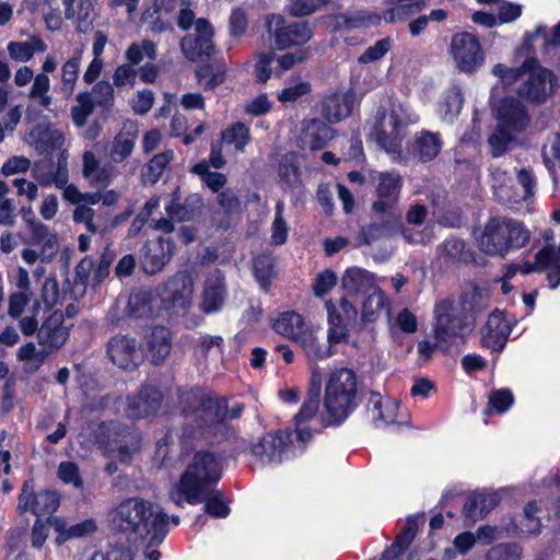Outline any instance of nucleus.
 <instances>
[{
	"mask_svg": "<svg viewBox=\"0 0 560 560\" xmlns=\"http://www.w3.org/2000/svg\"><path fill=\"white\" fill-rule=\"evenodd\" d=\"M311 55L312 49L310 47H302L279 56L277 58L278 68L275 70V74L280 77L284 71L292 69L296 63L307 60Z\"/></svg>",
	"mask_w": 560,
	"mask_h": 560,
	"instance_id": "nucleus-55",
	"label": "nucleus"
},
{
	"mask_svg": "<svg viewBox=\"0 0 560 560\" xmlns=\"http://www.w3.org/2000/svg\"><path fill=\"white\" fill-rule=\"evenodd\" d=\"M359 376L349 368L334 369L326 381L323 405L326 411V419L323 425L338 427L358 408L359 399Z\"/></svg>",
	"mask_w": 560,
	"mask_h": 560,
	"instance_id": "nucleus-3",
	"label": "nucleus"
},
{
	"mask_svg": "<svg viewBox=\"0 0 560 560\" xmlns=\"http://www.w3.org/2000/svg\"><path fill=\"white\" fill-rule=\"evenodd\" d=\"M174 153L172 150H166L154 154L149 162L141 170V178L144 185H155L166 166L173 160Z\"/></svg>",
	"mask_w": 560,
	"mask_h": 560,
	"instance_id": "nucleus-41",
	"label": "nucleus"
},
{
	"mask_svg": "<svg viewBox=\"0 0 560 560\" xmlns=\"http://www.w3.org/2000/svg\"><path fill=\"white\" fill-rule=\"evenodd\" d=\"M128 433L125 427L118 425L113 431H109L107 447L118 453V457L121 462L131 460V452L128 443L125 440L118 439L119 436H125Z\"/></svg>",
	"mask_w": 560,
	"mask_h": 560,
	"instance_id": "nucleus-56",
	"label": "nucleus"
},
{
	"mask_svg": "<svg viewBox=\"0 0 560 560\" xmlns=\"http://www.w3.org/2000/svg\"><path fill=\"white\" fill-rule=\"evenodd\" d=\"M539 511L536 500L528 501L524 506L523 520H521L522 530L532 536H538L541 533V520L537 515Z\"/></svg>",
	"mask_w": 560,
	"mask_h": 560,
	"instance_id": "nucleus-53",
	"label": "nucleus"
},
{
	"mask_svg": "<svg viewBox=\"0 0 560 560\" xmlns=\"http://www.w3.org/2000/svg\"><path fill=\"white\" fill-rule=\"evenodd\" d=\"M529 240L530 232L522 221L495 215L487 220L479 246L487 255L504 258L509 253L525 247Z\"/></svg>",
	"mask_w": 560,
	"mask_h": 560,
	"instance_id": "nucleus-5",
	"label": "nucleus"
},
{
	"mask_svg": "<svg viewBox=\"0 0 560 560\" xmlns=\"http://www.w3.org/2000/svg\"><path fill=\"white\" fill-rule=\"evenodd\" d=\"M334 129L325 121L313 118L305 122L302 130V141L311 151L326 148L334 138Z\"/></svg>",
	"mask_w": 560,
	"mask_h": 560,
	"instance_id": "nucleus-30",
	"label": "nucleus"
},
{
	"mask_svg": "<svg viewBox=\"0 0 560 560\" xmlns=\"http://www.w3.org/2000/svg\"><path fill=\"white\" fill-rule=\"evenodd\" d=\"M83 49L77 48L73 55L61 67V91L66 96L74 92L82 61Z\"/></svg>",
	"mask_w": 560,
	"mask_h": 560,
	"instance_id": "nucleus-42",
	"label": "nucleus"
},
{
	"mask_svg": "<svg viewBox=\"0 0 560 560\" xmlns=\"http://www.w3.org/2000/svg\"><path fill=\"white\" fill-rule=\"evenodd\" d=\"M342 288L348 295L353 296L359 293L368 294L378 291L372 273L359 267L348 268L341 279Z\"/></svg>",
	"mask_w": 560,
	"mask_h": 560,
	"instance_id": "nucleus-28",
	"label": "nucleus"
},
{
	"mask_svg": "<svg viewBox=\"0 0 560 560\" xmlns=\"http://www.w3.org/2000/svg\"><path fill=\"white\" fill-rule=\"evenodd\" d=\"M109 360L121 370L133 371L141 362V353L137 340L124 335H115L107 342Z\"/></svg>",
	"mask_w": 560,
	"mask_h": 560,
	"instance_id": "nucleus-15",
	"label": "nucleus"
},
{
	"mask_svg": "<svg viewBox=\"0 0 560 560\" xmlns=\"http://www.w3.org/2000/svg\"><path fill=\"white\" fill-rule=\"evenodd\" d=\"M217 201H218V205L220 206V208L223 210L224 217L226 218L225 221H220L218 223V228L226 230L231 225L230 218L233 214L240 212V209H241L240 197L236 195V192L233 189L226 188L218 194Z\"/></svg>",
	"mask_w": 560,
	"mask_h": 560,
	"instance_id": "nucleus-50",
	"label": "nucleus"
},
{
	"mask_svg": "<svg viewBox=\"0 0 560 560\" xmlns=\"http://www.w3.org/2000/svg\"><path fill=\"white\" fill-rule=\"evenodd\" d=\"M499 124L516 132H523L530 122L526 106L517 98L509 96L501 100L497 109Z\"/></svg>",
	"mask_w": 560,
	"mask_h": 560,
	"instance_id": "nucleus-22",
	"label": "nucleus"
},
{
	"mask_svg": "<svg viewBox=\"0 0 560 560\" xmlns=\"http://www.w3.org/2000/svg\"><path fill=\"white\" fill-rule=\"evenodd\" d=\"M443 148V140L440 132L422 129L417 132L413 140L408 143L407 151L410 156L419 162L428 163L433 161Z\"/></svg>",
	"mask_w": 560,
	"mask_h": 560,
	"instance_id": "nucleus-24",
	"label": "nucleus"
},
{
	"mask_svg": "<svg viewBox=\"0 0 560 560\" xmlns=\"http://www.w3.org/2000/svg\"><path fill=\"white\" fill-rule=\"evenodd\" d=\"M366 298L362 303L361 322L372 324L380 317V311L384 307L385 300L381 289L365 294Z\"/></svg>",
	"mask_w": 560,
	"mask_h": 560,
	"instance_id": "nucleus-52",
	"label": "nucleus"
},
{
	"mask_svg": "<svg viewBox=\"0 0 560 560\" xmlns=\"http://www.w3.org/2000/svg\"><path fill=\"white\" fill-rule=\"evenodd\" d=\"M425 523V513L419 512L406 517V522L394 541L382 552L381 560H398L413 542L419 527Z\"/></svg>",
	"mask_w": 560,
	"mask_h": 560,
	"instance_id": "nucleus-16",
	"label": "nucleus"
},
{
	"mask_svg": "<svg viewBox=\"0 0 560 560\" xmlns=\"http://www.w3.org/2000/svg\"><path fill=\"white\" fill-rule=\"evenodd\" d=\"M354 96L351 93H332L322 102V114L330 122H338L352 114Z\"/></svg>",
	"mask_w": 560,
	"mask_h": 560,
	"instance_id": "nucleus-29",
	"label": "nucleus"
},
{
	"mask_svg": "<svg viewBox=\"0 0 560 560\" xmlns=\"http://www.w3.org/2000/svg\"><path fill=\"white\" fill-rule=\"evenodd\" d=\"M139 137V125L135 120H126L114 137L109 156L115 163H122L133 152Z\"/></svg>",
	"mask_w": 560,
	"mask_h": 560,
	"instance_id": "nucleus-25",
	"label": "nucleus"
},
{
	"mask_svg": "<svg viewBox=\"0 0 560 560\" xmlns=\"http://www.w3.org/2000/svg\"><path fill=\"white\" fill-rule=\"evenodd\" d=\"M404 185L399 172H382L375 189L377 199L373 201L371 209L374 214L396 213V205Z\"/></svg>",
	"mask_w": 560,
	"mask_h": 560,
	"instance_id": "nucleus-14",
	"label": "nucleus"
},
{
	"mask_svg": "<svg viewBox=\"0 0 560 560\" xmlns=\"http://www.w3.org/2000/svg\"><path fill=\"white\" fill-rule=\"evenodd\" d=\"M194 281L187 271H177L158 289L161 305L166 311L187 310L191 304Z\"/></svg>",
	"mask_w": 560,
	"mask_h": 560,
	"instance_id": "nucleus-9",
	"label": "nucleus"
},
{
	"mask_svg": "<svg viewBox=\"0 0 560 560\" xmlns=\"http://www.w3.org/2000/svg\"><path fill=\"white\" fill-rule=\"evenodd\" d=\"M47 45L43 38L37 35H31L28 42H10L8 44L9 56L16 61L26 62L33 58L35 52H44Z\"/></svg>",
	"mask_w": 560,
	"mask_h": 560,
	"instance_id": "nucleus-39",
	"label": "nucleus"
},
{
	"mask_svg": "<svg viewBox=\"0 0 560 560\" xmlns=\"http://www.w3.org/2000/svg\"><path fill=\"white\" fill-rule=\"evenodd\" d=\"M488 306V296L479 285H474L459 298V308H455L454 301L443 299L434 306V338L441 340L444 349L451 337L465 339L474 329L477 315Z\"/></svg>",
	"mask_w": 560,
	"mask_h": 560,
	"instance_id": "nucleus-2",
	"label": "nucleus"
},
{
	"mask_svg": "<svg viewBox=\"0 0 560 560\" xmlns=\"http://www.w3.org/2000/svg\"><path fill=\"white\" fill-rule=\"evenodd\" d=\"M253 273L261 290L269 292L277 276L272 258L268 255L257 256L253 262Z\"/></svg>",
	"mask_w": 560,
	"mask_h": 560,
	"instance_id": "nucleus-45",
	"label": "nucleus"
},
{
	"mask_svg": "<svg viewBox=\"0 0 560 560\" xmlns=\"http://www.w3.org/2000/svg\"><path fill=\"white\" fill-rule=\"evenodd\" d=\"M266 28L273 37L275 48L278 50L293 46L302 48L314 35V30L307 21L289 23L280 14H271L267 19Z\"/></svg>",
	"mask_w": 560,
	"mask_h": 560,
	"instance_id": "nucleus-8",
	"label": "nucleus"
},
{
	"mask_svg": "<svg viewBox=\"0 0 560 560\" xmlns=\"http://www.w3.org/2000/svg\"><path fill=\"white\" fill-rule=\"evenodd\" d=\"M201 503H205L203 511L211 517L225 518L231 513L230 500L221 490L213 488L200 494Z\"/></svg>",
	"mask_w": 560,
	"mask_h": 560,
	"instance_id": "nucleus-40",
	"label": "nucleus"
},
{
	"mask_svg": "<svg viewBox=\"0 0 560 560\" xmlns=\"http://www.w3.org/2000/svg\"><path fill=\"white\" fill-rule=\"evenodd\" d=\"M294 342L299 345L308 360H324L334 354L331 347L326 342H320L316 330L310 325L304 328Z\"/></svg>",
	"mask_w": 560,
	"mask_h": 560,
	"instance_id": "nucleus-32",
	"label": "nucleus"
},
{
	"mask_svg": "<svg viewBox=\"0 0 560 560\" xmlns=\"http://www.w3.org/2000/svg\"><path fill=\"white\" fill-rule=\"evenodd\" d=\"M335 22L339 28L355 30L371 25H378L381 23V16L380 14L365 10L348 11L337 13L335 15Z\"/></svg>",
	"mask_w": 560,
	"mask_h": 560,
	"instance_id": "nucleus-37",
	"label": "nucleus"
},
{
	"mask_svg": "<svg viewBox=\"0 0 560 560\" xmlns=\"http://www.w3.org/2000/svg\"><path fill=\"white\" fill-rule=\"evenodd\" d=\"M237 445L233 455L249 453L262 464H280L292 445V433L287 429H278L265 433L256 443H247L236 439Z\"/></svg>",
	"mask_w": 560,
	"mask_h": 560,
	"instance_id": "nucleus-6",
	"label": "nucleus"
},
{
	"mask_svg": "<svg viewBox=\"0 0 560 560\" xmlns=\"http://www.w3.org/2000/svg\"><path fill=\"white\" fill-rule=\"evenodd\" d=\"M69 337L68 329L63 326V313L60 310L54 311L45 318L38 329V343L49 352L59 350Z\"/></svg>",
	"mask_w": 560,
	"mask_h": 560,
	"instance_id": "nucleus-21",
	"label": "nucleus"
},
{
	"mask_svg": "<svg viewBox=\"0 0 560 560\" xmlns=\"http://www.w3.org/2000/svg\"><path fill=\"white\" fill-rule=\"evenodd\" d=\"M203 208L202 197L195 192L189 194L182 201L180 188L177 186L171 194L168 202L165 205L167 215L177 222H187L197 218Z\"/></svg>",
	"mask_w": 560,
	"mask_h": 560,
	"instance_id": "nucleus-19",
	"label": "nucleus"
},
{
	"mask_svg": "<svg viewBox=\"0 0 560 560\" xmlns=\"http://www.w3.org/2000/svg\"><path fill=\"white\" fill-rule=\"evenodd\" d=\"M55 528L58 533L55 541L56 545L60 546L65 544L70 538H80L84 537L88 534H91L96 530L95 521L92 518L84 520L80 523L71 525L70 527H66V525L58 520L55 522Z\"/></svg>",
	"mask_w": 560,
	"mask_h": 560,
	"instance_id": "nucleus-43",
	"label": "nucleus"
},
{
	"mask_svg": "<svg viewBox=\"0 0 560 560\" xmlns=\"http://www.w3.org/2000/svg\"><path fill=\"white\" fill-rule=\"evenodd\" d=\"M513 132L515 131L498 122L494 132L489 137L493 156H500L508 150L513 141Z\"/></svg>",
	"mask_w": 560,
	"mask_h": 560,
	"instance_id": "nucleus-57",
	"label": "nucleus"
},
{
	"mask_svg": "<svg viewBox=\"0 0 560 560\" xmlns=\"http://www.w3.org/2000/svg\"><path fill=\"white\" fill-rule=\"evenodd\" d=\"M153 292L151 290L139 289L133 291L128 299L125 315L130 318H148L153 314Z\"/></svg>",
	"mask_w": 560,
	"mask_h": 560,
	"instance_id": "nucleus-35",
	"label": "nucleus"
},
{
	"mask_svg": "<svg viewBox=\"0 0 560 560\" xmlns=\"http://www.w3.org/2000/svg\"><path fill=\"white\" fill-rule=\"evenodd\" d=\"M283 205L278 202L276 205V214L271 225V243L273 245H282L288 240V224L283 218Z\"/></svg>",
	"mask_w": 560,
	"mask_h": 560,
	"instance_id": "nucleus-60",
	"label": "nucleus"
},
{
	"mask_svg": "<svg viewBox=\"0 0 560 560\" xmlns=\"http://www.w3.org/2000/svg\"><path fill=\"white\" fill-rule=\"evenodd\" d=\"M223 476L221 458L213 452H195L176 483V493L188 504L201 503L200 494L217 487Z\"/></svg>",
	"mask_w": 560,
	"mask_h": 560,
	"instance_id": "nucleus-4",
	"label": "nucleus"
},
{
	"mask_svg": "<svg viewBox=\"0 0 560 560\" xmlns=\"http://www.w3.org/2000/svg\"><path fill=\"white\" fill-rule=\"evenodd\" d=\"M514 396L511 389L500 388L493 389L489 394L488 405L483 410L486 417H490L493 411L498 415H503L511 409L514 405Z\"/></svg>",
	"mask_w": 560,
	"mask_h": 560,
	"instance_id": "nucleus-48",
	"label": "nucleus"
},
{
	"mask_svg": "<svg viewBox=\"0 0 560 560\" xmlns=\"http://www.w3.org/2000/svg\"><path fill=\"white\" fill-rule=\"evenodd\" d=\"M229 401L230 397L215 395L210 388H178V409L186 419L182 428L183 436L210 444L228 441L234 434L228 421L240 419L245 409L243 402L237 401L229 407Z\"/></svg>",
	"mask_w": 560,
	"mask_h": 560,
	"instance_id": "nucleus-1",
	"label": "nucleus"
},
{
	"mask_svg": "<svg viewBox=\"0 0 560 560\" xmlns=\"http://www.w3.org/2000/svg\"><path fill=\"white\" fill-rule=\"evenodd\" d=\"M322 401V396L306 392V397L299 412L294 416V425L305 424L311 421L318 412Z\"/></svg>",
	"mask_w": 560,
	"mask_h": 560,
	"instance_id": "nucleus-54",
	"label": "nucleus"
},
{
	"mask_svg": "<svg viewBox=\"0 0 560 560\" xmlns=\"http://www.w3.org/2000/svg\"><path fill=\"white\" fill-rule=\"evenodd\" d=\"M486 560H522V549L516 544H499L487 552Z\"/></svg>",
	"mask_w": 560,
	"mask_h": 560,
	"instance_id": "nucleus-58",
	"label": "nucleus"
},
{
	"mask_svg": "<svg viewBox=\"0 0 560 560\" xmlns=\"http://www.w3.org/2000/svg\"><path fill=\"white\" fill-rule=\"evenodd\" d=\"M536 65V57H527L520 67L510 68L504 63H497L492 68V73L498 77L505 85H512L521 77L526 74V71L533 69Z\"/></svg>",
	"mask_w": 560,
	"mask_h": 560,
	"instance_id": "nucleus-46",
	"label": "nucleus"
},
{
	"mask_svg": "<svg viewBox=\"0 0 560 560\" xmlns=\"http://www.w3.org/2000/svg\"><path fill=\"white\" fill-rule=\"evenodd\" d=\"M226 296V287L224 276L217 271L215 275L208 277L205 281L200 310L206 314L220 311Z\"/></svg>",
	"mask_w": 560,
	"mask_h": 560,
	"instance_id": "nucleus-26",
	"label": "nucleus"
},
{
	"mask_svg": "<svg viewBox=\"0 0 560 560\" xmlns=\"http://www.w3.org/2000/svg\"><path fill=\"white\" fill-rule=\"evenodd\" d=\"M92 91L96 95V104L103 109H109L114 105V88L108 81L96 82Z\"/></svg>",
	"mask_w": 560,
	"mask_h": 560,
	"instance_id": "nucleus-63",
	"label": "nucleus"
},
{
	"mask_svg": "<svg viewBox=\"0 0 560 560\" xmlns=\"http://www.w3.org/2000/svg\"><path fill=\"white\" fill-rule=\"evenodd\" d=\"M75 100L78 104L71 108V118L73 125L80 128L86 125L89 116L95 109L96 102L88 91L78 93Z\"/></svg>",
	"mask_w": 560,
	"mask_h": 560,
	"instance_id": "nucleus-49",
	"label": "nucleus"
},
{
	"mask_svg": "<svg viewBox=\"0 0 560 560\" xmlns=\"http://www.w3.org/2000/svg\"><path fill=\"white\" fill-rule=\"evenodd\" d=\"M526 73L528 78L520 85L518 96L533 104H542L547 98L546 86L553 75L552 71L542 67L536 58V65Z\"/></svg>",
	"mask_w": 560,
	"mask_h": 560,
	"instance_id": "nucleus-18",
	"label": "nucleus"
},
{
	"mask_svg": "<svg viewBox=\"0 0 560 560\" xmlns=\"http://www.w3.org/2000/svg\"><path fill=\"white\" fill-rule=\"evenodd\" d=\"M59 505L60 498L57 491L42 490L35 492L32 478L23 482L16 508L20 515L27 511L37 516L51 515L58 510Z\"/></svg>",
	"mask_w": 560,
	"mask_h": 560,
	"instance_id": "nucleus-11",
	"label": "nucleus"
},
{
	"mask_svg": "<svg viewBox=\"0 0 560 560\" xmlns=\"http://www.w3.org/2000/svg\"><path fill=\"white\" fill-rule=\"evenodd\" d=\"M451 52L460 71L476 72L485 62L479 38L468 32L456 33L451 40Z\"/></svg>",
	"mask_w": 560,
	"mask_h": 560,
	"instance_id": "nucleus-10",
	"label": "nucleus"
},
{
	"mask_svg": "<svg viewBox=\"0 0 560 560\" xmlns=\"http://www.w3.org/2000/svg\"><path fill=\"white\" fill-rule=\"evenodd\" d=\"M512 326L508 323L505 313L494 310L481 330V346L493 352H501L508 342Z\"/></svg>",
	"mask_w": 560,
	"mask_h": 560,
	"instance_id": "nucleus-17",
	"label": "nucleus"
},
{
	"mask_svg": "<svg viewBox=\"0 0 560 560\" xmlns=\"http://www.w3.org/2000/svg\"><path fill=\"white\" fill-rule=\"evenodd\" d=\"M308 324L295 311L280 313L271 323V328L279 335L294 341Z\"/></svg>",
	"mask_w": 560,
	"mask_h": 560,
	"instance_id": "nucleus-34",
	"label": "nucleus"
},
{
	"mask_svg": "<svg viewBox=\"0 0 560 560\" xmlns=\"http://www.w3.org/2000/svg\"><path fill=\"white\" fill-rule=\"evenodd\" d=\"M163 400L164 394L158 385L144 383L136 395L127 397L126 416L136 420L154 417Z\"/></svg>",
	"mask_w": 560,
	"mask_h": 560,
	"instance_id": "nucleus-13",
	"label": "nucleus"
},
{
	"mask_svg": "<svg viewBox=\"0 0 560 560\" xmlns=\"http://www.w3.org/2000/svg\"><path fill=\"white\" fill-rule=\"evenodd\" d=\"M172 349L171 331L164 326H156L152 329L148 340V350L155 365L164 362Z\"/></svg>",
	"mask_w": 560,
	"mask_h": 560,
	"instance_id": "nucleus-36",
	"label": "nucleus"
},
{
	"mask_svg": "<svg viewBox=\"0 0 560 560\" xmlns=\"http://www.w3.org/2000/svg\"><path fill=\"white\" fill-rule=\"evenodd\" d=\"M337 284V275L331 269L319 272L313 283V292L317 298L328 294Z\"/></svg>",
	"mask_w": 560,
	"mask_h": 560,
	"instance_id": "nucleus-61",
	"label": "nucleus"
},
{
	"mask_svg": "<svg viewBox=\"0 0 560 560\" xmlns=\"http://www.w3.org/2000/svg\"><path fill=\"white\" fill-rule=\"evenodd\" d=\"M535 262L539 271L550 269L560 262V249L552 246H544L535 254Z\"/></svg>",
	"mask_w": 560,
	"mask_h": 560,
	"instance_id": "nucleus-64",
	"label": "nucleus"
},
{
	"mask_svg": "<svg viewBox=\"0 0 560 560\" xmlns=\"http://www.w3.org/2000/svg\"><path fill=\"white\" fill-rule=\"evenodd\" d=\"M153 516L152 505L138 498L121 501L115 509L113 527L129 538L149 535V520Z\"/></svg>",
	"mask_w": 560,
	"mask_h": 560,
	"instance_id": "nucleus-7",
	"label": "nucleus"
},
{
	"mask_svg": "<svg viewBox=\"0 0 560 560\" xmlns=\"http://www.w3.org/2000/svg\"><path fill=\"white\" fill-rule=\"evenodd\" d=\"M175 250V242L170 236L148 240L139 252L142 271L150 276L161 272L171 261Z\"/></svg>",
	"mask_w": 560,
	"mask_h": 560,
	"instance_id": "nucleus-12",
	"label": "nucleus"
},
{
	"mask_svg": "<svg viewBox=\"0 0 560 560\" xmlns=\"http://www.w3.org/2000/svg\"><path fill=\"white\" fill-rule=\"evenodd\" d=\"M183 54L190 61H199L214 55V44L208 35H185L180 40Z\"/></svg>",
	"mask_w": 560,
	"mask_h": 560,
	"instance_id": "nucleus-33",
	"label": "nucleus"
},
{
	"mask_svg": "<svg viewBox=\"0 0 560 560\" xmlns=\"http://www.w3.org/2000/svg\"><path fill=\"white\" fill-rule=\"evenodd\" d=\"M392 48V38L378 39L373 46L368 47L358 58L359 63L366 65L382 59Z\"/></svg>",
	"mask_w": 560,
	"mask_h": 560,
	"instance_id": "nucleus-59",
	"label": "nucleus"
},
{
	"mask_svg": "<svg viewBox=\"0 0 560 560\" xmlns=\"http://www.w3.org/2000/svg\"><path fill=\"white\" fill-rule=\"evenodd\" d=\"M382 217L381 222H373L363 225L359 231L360 241L364 245H370L374 241L396 233L401 229V217L398 213H385L380 214Z\"/></svg>",
	"mask_w": 560,
	"mask_h": 560,
	"instance_id": "nucleus-27",
	"label": "nucleus"
},
{
	"mask_svg": "<svg viewBox=\"0 0 560 560\" xmlns=\"http://www.w3.org/2000/svg\"><path fill=\"white\" fill-rule=\"evenodd\" d=\"M95 260L91 256L83 257L74 268L71 293L77 296H83L86 292L90 279L93 276Z\"/></svg>",
	"mask_w": 560,
	"mask_h": 560,
	"instance_id": "nucleus-44",
	"label": "nucleus"
},
{
	"mask_svg": "<svg viewBox=\"0 0 560 560\" xmlns=\"http://www.w3.org/2000/svg\"><path fill=\"white\" fill-rule=\"evenodd\" d=\"M276 59V54L272 50L262 51L258 55V60L255 65L254 72L256 81L266 83L272 73L271 63Z\"/></svg>",
	"mask_w": 560,
	"mask_h": 560,
	"instance_id": "nucleus-62",
	"label": "nucleus"
},
{
	"mask_svg": "<svg viewBox=\"0 0 560 560\" xmlns=\"http://www.w3.org/2000/svg\"><path fill=\"white\" fill-rule=\"evenodd\" d=\"M464 105V96L459 89L446 91L440 103V113L444 120L453 121L460 113Z\"/></svg>",
	"mask_w": 560,
	"mask_h": 560,
	"instance_id": "nucleus-51",
	"label": "nucleus"
},
{
	"mask_svg": "<svg viewBox=\"0 0 560 560\" xmlns=\"http://www.w3.org/2000/svg\"><path fill=\"white\" fill-rule=\"evenodd\" d=\"M222 141L226 144H233L236 151L243 152L249 143L250 130L243 121H236L229 125L221 133Z\"/></svg>",
	"mask_w": 560,
	"mask_h": 560,
	"instance_id": "nucleus-47",
	"label": "nucleus"
},
{
	"mask_svg": "<svg viewBox=\"0 0 560 560\" xmlns=\"http://www.w3.org/2000/svg\"><path fill=\"white\" fill-rule=\"evenodd\" d=\"M228 69L224 65L203 63L195 70V77L205 91H213L226 80Z\"/></svg>",
	"mask_w": 560,
	"mask_h": 560,
	"instance_id": "nucleus-38",
	"label": "nucleus"
},
{
	"mask_svg": "<svg viewBox=\"0 0 560 560\" xmlns=\"http://www.w3.org/2000/svg\"><path fill=\"white\" fill-rule=\"evenodd\" d=\"M372 407L374 412V421H383L386 424L408 425L409 420H399L398 413L401 405L390 398H383L378 393H372L369 399V407Z\"/></svg>",
	"mask_w": 560,
	"mask_h": 560,
	"instance_id": "nucleus-31",
	"label": "nucleus"
},
{
	"mask_svg": "<svg viewBox=\"0 0 560 560\" xmlns=\"http://www.w3.org/2000/svg\"><path fill=\"white\" fill-rule=\"evenodd\" d=\"M389 131L384 129V116L374 124L373 135L378 145L388 153H400L405 137V124L399 115L392 112L388 117Z\"/></svg>",
	"mask_w": 560,
	"mask_h": 560,
	"instance_id": "nucleus-20",
	"label": "nucleus"
},
{
	"mask_svg": "<svg viewBox=\"0 0 560 560\" xmlns=\"http://www.w3.org/2000/svg\"><path fill=\"white\" fill-rule=\"evenodd\" d=\"M278 183L287 192H301L304 188L300 155L295 151L284 153L278 163Z\"/></svg>",
	"mask_w": 560,
	"mask_h": 560,
	"instance_id": "nucleus-23",
	"label": "nucleus"
}]
</instances>
